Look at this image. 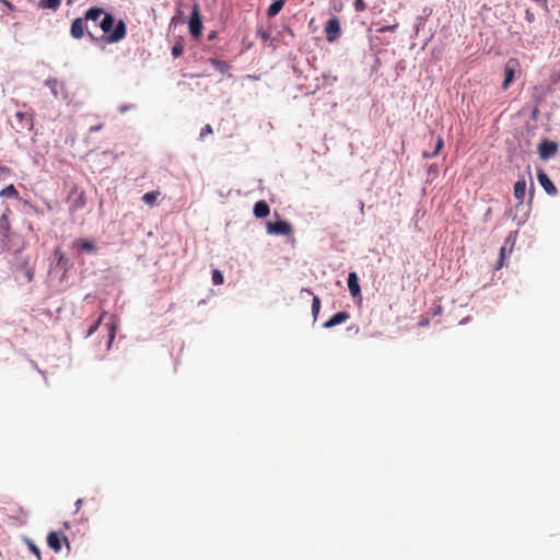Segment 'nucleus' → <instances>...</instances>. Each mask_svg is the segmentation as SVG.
I'll use <instances>...</instances> for the list:
<instances>
[{
  "label": "nucleus",
  "instance_id": "1",
  "mask_svg": "<svg viewBox=\"0 0 560 560\" xmlns=\"http://www.w3.org/2000/svg\"><path fill=\"white\" fill-rule=\"evenodd\" d=\"M100 27L106 35L107 43H118L125 38L127 26L122 20L115 23V19L110 13H105L100 22Z\"/></svg>",
  "mask_w": 560,
  "mask_h": 560
},
{
  "label": "nucleus",
  "instance_id": "2",
  "mask_svg": "<svg viewBox=\"0 0 560 560\" xmlns=\"http://www.w3.org/2000/svg\"><path fill=\"white\" fill-rule=\"evenodd\" d=\"M66 202L71 214L84 209L86 206V196L84 190L73 185L68 192Z\"/></svg>",
  "mask_w": 560,
  "mask_h": 560
},
{
  "label": "nucleus",
  "instance_id": "3",
  "mask_svg": "<svg viewBox=\"0 0 560 560\" xmlns=\"http://www.w3.org/2000/svg\"><path fill=\"white\" fill-rule=\"evenodd\" d=\"M201 31L202 20L200 15V8L198 3H195L189 19V32L195 38H198L201 35Z\"/></svg>",
  "mask_w": 560,
  "mask_h": 560
},
{
  "label": "nucleus",
  "instance_id": "4",
  "mask_svg": "<svg viewBox=\"0 0 560 560\" xmlns=\"http://www.w3.org/2000/svg\"><path fill=\"white\" fill-rule=\"evenodd\" d=\"M518 69H520V62L517 59L511 58L508 60V62L505 63V67H504L505 78L502 83L503 90L509 89V86L513 82L515 73L518 71Z\"/></svg>",
  "mask_w": 560,
  "mask_h": 560
},
{
  "label": "nucleus",
  "instance_id": "5",
  "mask_svg": "<svg viewBox=\"0 0 560 560\" xmlns=\"http://www.w3.org/2000/svg\"><path fill=\"white\" fill-rule=\"evenodd\" d=\"M326 39L330 43L335 42L341 34L340 22L337 16H332L325 24Z\"/></svg>",
  "mask_w": 560,
  "mask_h": 560
},
{
  "label": "nucleus",
  "instance_id": "6",
  "mask_svg": "<svg viewBox=\"0 0 560 560\" xmlns=\"http://www.w3.org/2000/svg\"><path fill=\"white\" fill-rule=\"evenodd\" d=\"M267 232L276 235H289L292 233V226L289 222L279 220L267 223Z\"/></svg>",
  "mask_w": 560,
  "mask_h": 560
},
{
  "label": "nucleus",
  "instance_id": "7",
  "mask_svg": "<svg viewBox=\"0 0 560 560\" xmlns=\"http://www.w3.org/2000/svg\"><path fill=\"white\" fill-rule=\"evenodd\" d=\"M558 152V144L550 140L542 141L538 147L540 159L548 160Z\"/></svg>",
  "mask_w": 560,
  "mask_h": 560
},
{
  "label": "nucleus",
  "instance_id": "8",
  "mask_svg": "<svg viewBox=\"0 0 560 560\" xmlns=\"http://www.w3.org/2000/svg\"><path fill=\"white\" fill-rule=\"evenodd\" d=\"M537 178L539 184L542 186V188L546 190V192L550 196L557 195L558 190L557 187L553 185L549 176L544 171H538Z\"/></svg>",
  "mask_w": 560,
  "mask_h": 560
},
{
  "label": "nucleus",
  "instance_id": "9",
  "mask_svg": "<svg viewBox=\"0 0 560 560\" xmlns=\"http://www.w3.org/2000/svg\"><path fill=\"white\" fill-rule=\"evenodd\" d=\"M118 318L115 315L109 316V322L105 324V328L107 329L108 335V341H107V349L112 347V343L116 337V331L118 328Z\"/></svg>",
  "mask_w": 560,
  "mask_h": 560
},
{
  "label": "nucleus",
  "instance_id": "10",
  "mask_svg": "<svg viewBox=\"0 0 560 560\" xmlns=\"http://www.w3.org/2000/svg\"><path fill=\"white\" fill-rule=\"evenodd\" d=\"M72 247L78 252H88V253H95L96 252V245L93 241L89 240H75L72 244Z\"/></svg>",
  "mask_w": 560,
  "mask_h": 560
},
{
  "label": "nucleus",
  "instance_id": "11",
  "mask_svg": "<svg viewBox=\"0 0 560 560\" xmlns=\"http://www.w3.org/2000/svg\"><path fill=\"white\" fill-rule=\"evenodd\" d=\"M62 539L67 540L66 536L56 532H50L47 536V544L55 551H59L61 549Z\"/></svg>",
  "mask_w": 560,
  "mask_h": 560
},
{
  "label": "nucleus",
  "instance_id": "12",
  "mask_svg": "<svg viewBox=\"0 0 560 560\" xmlns=\"http://www.w3.org/2000/svg\"><path fill=\"white\" fill-rule=\"evenodd\" d=\"M70 33H71L72 37H74L75 39H80L83 37V35H84V19L83 18H78L72 22Z\"/></svg>",
  "mask_w": 560,
  "mask_h": 560
},
{
  "label": "nucleus",
  "instance_id": "13",
  "mask_svg": "<svg viewBox=\"0 0 560 560\" xmlns=\"http://www.w3.org/2000/svg\"><path fill=\"white\" fill-rule=\"evenodd\" d=\"M348 288H349L350 294L353 298L360 295L361 288H360V284H359L358 275L355 272H350L349 273V276H348Z\"/></svg>",
  "mask_w": 560,
  "mask_h": 560
},
{
  "label": "nucleus",
  "instance_id": "14",
  "mask_svg": "<svg viewBox=\"0 0 560 560\" xmlns=\"http://www.w3.org/2000/svg\"><path fill=\"white\" fill-rule=\"evenodd\" d=\"M350 317L347 312H338L330 319L324 323L325 328H332L339 324L345 323Z\"/></svg>",
  "mask_w": 560,
  "mask_h": 560
},
{
  "label": "nucleus",
  "instance_id": "15",
  "mask_svg": "<svg viewBox=\"0 0 560 560\" xmlns=\"http://www.w3.org/2000/svg\"><path fill=\"white\" fill-rule=\"evenodd\" d=\"M253 211L256 218L262 219L269 214L270 208L266 201L260 200L255 203Z\"/></svg>",
  "mask_w": 560,
  "mask_h": 560
},
{
  "label": "nucleus",
  "instance_id": "16",
  "mask_svg": "<svg viewBox=\"0 0 560 560\" xmlns=\"http://www.w3.org/2000/svg\"><path fill=\"white\" fill-rule=\"evenodd\" d=\"M526 192V180L524 178L518 179L514 184V197L518 200L520 203L524 201Z\"/></svg>",
  "mask_w": 560,
  "mask_h": 560
},
{
  "label": "nucleus",
  "instance_id": "17",
  "mask_svg": "<svg viewBox=\"0 0 560 560\" xmlns=\"http://www.w3.org/2000/svg\"><path fill=\"white\" fill-rule=\"evenodd\" d=\"M284 3H285V0H276L273 1L268 10H267V14L269 18H273L276 16L284 7Z\"/></svg>",
  "mask_w": 560,
  "mask_h": 560
},
{
  "label": "nucleus",
  "instance_id": "18",
  "mask_svg": "<svg viewBox=\"0 0 560 560\" xmlns=\"http://www.w3.org/2000/svg\"><path fill=\"white\" fill-rule=\"evenodd\" d=\"M104 10L102 8H91L85 12L84 20L97 21L102 15L104 16Z\"/></svg>",
  "mask_w": 560,
  "mask_h": 560
},
{
  "label": "nucleus",
  "instance_id": "19",
  "mask_svg": "<svg viewBox=\"0 0 560 560\" xmlns=\"http://www.w3.org/2000/svg\"><path fill=\"white\" fill-rule=\"evenodd\" d=\"M46 85L50 89L51 94L55 97H58L59 94L62 93V91H63V85L60 82H58L57 80H55V79L47 80L46 81Z\"/></svg>",
  "mask_w": 560,
  "mask_h": 560
},
{
  "label": "nucleus",
  "instance_id": "20",
  "mask_svg": "<svg viewBox=\"0 0 560 560\" xmlns=\"http://www.w3.org/2000/svg\"><path fill=\"white\" fill-rule=\"evenodd\" d=\"M106 315H107V312L106 311H102V313L100 314L98 318L96 320H94L90 325V327H89V329H88V331L85 334V338L92 336L98 329L101 323L103 322V319L105 318Z\"/></svg>",
  "mask_w": 560,
  "mask_h": 560
},
{
  "label": "nucleus",
  "instance_id": "21",
  "mask_svg": "<svg viewBox=\"0 0 560 560\" xmlns=\"http://www.w3.org/2000/svg\"><path fill=\"white\" fill-rule=\"evenodd\" d=\"M209 61L221 73H226L230 70V65L223 60H219L217 58H210Z\"/></svg>",
  "mask_w": 560,
  "mask_h": 560
},
{
  "label": "nucleus",
  "instance_id": "22",
  "mask_svg": "<svg viewBox=\"0 0 560 560\" xmlns=\"http://www.w3.org/2000/svg\"><path fill=\"white\" fill-rule=\"evenodd\" d=\"M160 196V191L159 190H154V191H149V192H145L143 196H142V200L143 202H145L147 205L149 206H153L158 199V197Z\"/></svg>",
  "mask_w": 560,
  "mask_h": 560
},
{
  "label": "nucleus",
  "instance_id": "23",
  "mask_svg": "<svg viewBox=\"0 0 560 560\" xmlns=\"http://www.w3.org/2000/svg\"><path fill=\"white\" fill-rule=\"evenodd\" d=\"M5 510L7 508H0V523L15 524L16 518L12 515H8Z\"/></svg>",
  "mask_w": 560,
  "mask_h": 560
},
{
  "label": "nucleus",
  "instance_id": "24",
  "mask_svg": "<svg viewBox=\"0 0 560 560\" xmlns=\"http://www.w3.org/2000/svg\"><path fill=\"white\" fill-rule=\"evenodd\" d=\"M61 0H40V7L44 9L57 10L60 7Z\"/></svg>",
  "mask_w": 560,
  "mask_h": 560
},
{
  "label": "nucleus",
  "instance_id": "25",
  "mask_svg": "<svg viewBox=\"0 0 560 560\" xmlns=\"http://www.w3.org/2000/svg\"><path fill=\"white\" fill-rule=\"evenodd\" d=\"M319 310H320V299L317 295H314L313 301H312V315H313L314 320L317 319Z\"/></svg>",
  "mask_w": 560,
  "mask_h": 560
},
{
  "label": "nucleus",
  "instance_id": "26",
  "mask_svg": "<svg viewBox=\"0 0 560 560\" xmlns=\"http://www.w3.org/2000/svg\"><path fill=\"white\" fill-rule=\"evenodd\" d=\"M184 51V43L182 39H178L174 46L172 47V56L174 58H178Z\"/></svg>",
  "mask_w": 560,
  "mask_h": 560
},
{
  "label": "nucleus",
  "instance_id": "27",
  "mask_svg": "<svg viewBox=\"0 0 560 560\" xmlns=\"http://www.w3.org/2000/svg\"><path fill=\"white\" fill-rule=\"evenodd\" d=\"M212 282L215 285L223 284L224 277H223V275H222V272L220 270L215 269V270L212 271Z\"/></svg>",
  "mask_w": 560,
  "mask_h": 560
},
{
  "label": "nucleus",
  "instance_id": "28",
  "mask_svg": "<svg viewBox=\"0 0 560 560\" xmlns=\"http://www.w3.org/2000/svg\"><path fill=\"white\" fill-rule=\"evenodd\" d=\"M444 148V140L442 137H439L435 142L434 150L432 152V155H439L442 149Z\"/></svg>",
  "mask_w": 560,
  "mask_h": 560
},
{
  "label": "nucleus",
  "instance_id": "29",
  "mask_svg": "<svg viewBox=\"0 0 560 560\" xmlns=\"http://www.w3.org/2000/svg\"><path fill=\"white\" fill-rule=\"evenodd\" d=\"M353 7L357 12H362V11L366 10V8H368L364 0H354Z\"/></svg>",
  "mask_w": 560,
  "mask_h": 560
},
{
  "label": "nucleus",
  "instance_id": "30",
  "mask_svg": "<svg viewBox=\"0 0 560 560\" xmlns=\"http://www.w3.org/2000/svg\"><path fill=\"white\" fill-rule=\"evenodd\" d=\"M398 27V24L382 26L377 30L378 33L393 32Z\"/></svg>",
  "mask_w": 560,
  "mask_h": 560
},
{
  "label": "nucleus",
  "instance_id": "31",
  "mask_svg": "<svg viewBox=\"0 0 560 560\" xmlns=\"http://www.w3.org/2000/svg\"><path fill=\"white\" fill-rule=\"evenodd\" d=\"M15 194H16V190H15V188L13 187V185L8 186L7 188H4V189L1 191V195H2V196H12V195H15Z\"/></svg>",
  "mask_w": 560,
  "mask_h": 560
},
{
  "label": "nucleus",
  "instance_id": "32",
  "mask_svg": "<svg viewBox=\"0 0 560 560\" xmlns=\"http://www.w3.org/2000/svg\"><path fill=\"white\" fill-rule=\"evenodd\" d=\"M504 258H505V247H501L497 269H500L503 266Z\"/></svg>",
  "mask_w": 560,
  "mask_h": 560
},
{
  "label": "nucleus",
  "instance_id": "33",
  "mask_svg": "<svg viewBox=\"0 0 560 560\" xmlns=\"http://www.w3.org/2000/svg\"><path fill=\"white\" fill-rule=\"evenodd\" d=\"M212 133V128L210 125H206L200 132V137L203 138L206 135Z\"/></svg>",
  "mask_w": 560,
  "mask_h": 560
},
{
  "label": "nucleus",
  "instance_id": "34",
  "mask_svg": "<svg viewBox=\"0 0 560 560\" xmlns=\"http://www.w3.org/2000/svg\"><path fill=\"white\" fill-rule=\"evenodd\" d=\"M25 541H26V544H27V546H28L30 550H31L33 553H35V542H34L33 540H31V539H26Z\"/></svg>",
  "mask_w": 560,
  "mask_h": 560
},
{
  "label": "nucleus",
  "instance_id": "35",
  "mask_svg": "<svg viewBox=\"0 0 560 560\" xmlns=\"http://www.w3.org/2000/svg\"><path fill=\"white\" fill-rule=\"evenodd\" d=\"M0 3L7 7L10 11H13L14 7L7 0H0Z\"/></svg>",
  "mask_w": 560,
  "mask_h": 560
},
{
  "label": "nucleus",
  "instance_id": "36",
  "mask_svg": "<svg viewBox=\"0 0 560 560\" xmlns=\"http://www.w3.org/2000/svg\"><path fill=\"white\" fill-rule=\"evenodd\" d=\"M0 3L7 7L10 11H13L14 7L7 0H0Z\"/></svg>",
  "mask_w": 560,
  "mask_h": 560
},
{
  "label": "nucleus",
  "instance_id": "37",
  "mask_svg": "<svg viewBox=\"0 0 560 560\" xmlns=\"http://www.w3.org/2000/svg\"><path fill=\"white\" fill-rule=\"evenodd\" d=\"M217 37V32L215 31H212L209 35H208V39L209 40H212Z\"/></svg>",
  "mask_w": 560,
  "mask_h": 560
},
{
  "label": "nucleus",
  "instance_id": "38",
  "mask_svg": "<svg viewBox=\"0 0 560 560\" xmlns=\"http://www.w3.org/2000/svg\"><path fill=\"white\" fill-rule=\"evenodd\" d=\"M422 156H423L424 159H429V158H433L434 155H432V152L430 153V152H428V151H424V152L422 153Z\"/></svg>",
  "mask_w": 560,
  "mask_h": 560
},
{
  "label": "nucleus",
  "instance_id": "39",
  "mask_svg": "<svg viewBox=\"0 0 560 560\" xmlns=\"http://www.w3.org/2000/svg\"><path fill=\"white\" fill-rule=\"evenodd\" d=\"M25 276H26V278H27V280H28V281H32V279H33V275H32V271H31V270H27V271L25 272Z\"/></svg>",
  "mask_w": 560,
  "mask_h": 560
},
{
  "label": "nucleus",
  "instance_id": "40",
  "mask_svg": "<svg viewBox=\"0 0 560 560\" xmlns=\"http://www.w3.org/2000/svg\"><path fill=\"white\" fill-rule=\"evenodd\" d=\"M81 505H82V499L77 500V502H75L77 512L81 509Z\"/></svg>",
  "mask_w": 560,
  "mask_h": 560
},
{
  "label": "nucleus",
  "instance_id": "41",
  "mask_svg": "<svg viewBox=\"0 0 560 560\" xmlns=\"http://www.w3.org/2000/svg\"><path fill=\"white\" fill-rule=\"evenodd\" d=\"M303 292H307L308 294H312V291L310 289H302Z\"/></svg>",
  "mask_w": 560,
  "mask_h": 560
},
{
  "label": "nucleus",
  "instance_id": "42",
  "mask_svg": "<svg viewBox=\"0 0 560 560\" xmlns=\"http://www.w3.org/2000/svg\"><path fill=\"white\" fill-rule=\"evenodd\" d=\"M360 210H361V212H363V210H364V203L363 202H361Z\"/></svg>",
  "mask_w": 560,
  "mask_h": 560
},
{
  "label": "nucleus",
  "instance_id": "43",
  "mask_svg": "<svg viewBox=\"0 0 560 560\" xmlns=\"http://www.w3.org/2000/svg\"><path fill=\"white\" fill-rule=\"evenodd\" d=\"M261 37H262L264 39H267V38H268V35H267V34H262V35H261Z\"/></svg>",
  "mask_w": 560,
  "mask_h": 560
}]
</instances>
